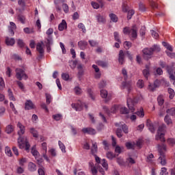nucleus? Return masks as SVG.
<instances>
[{
	"mask_svg": "<svg viewBox=\"0 0 175 175\" xmlns=\"http://www.w3.org/2000/svg\"><path fill=\"white\" fill-rule=\"evenodd\" d=\"M142 53L144 54V57H145V55H152L153 54L152 49L151 48H146L143 49Z\"/></svg>",
	"mask_w": 175,
	"mask_h": 175,
	"instance_id": "obj_18",
	"label": "nucleus"
},
{
	"mask_svg": "<svg viewBox=\"0 0 175 175\" xmlns=\"http://www.w3.org/2000/svg\"><path fill=\"white\" fill-rule=\"evenodd\" d=\"M5 44L7 46H14V43H16V40L13 38L5 37Z\"/></svg>",
	"mask_w": 175,
	"mask_h": 175,
	"instance_id": "obj_16",
	"label": "nucleus"
},
{
	"mask_svg": "<svg viewBox=\"0 0 175 175\" xmlns=\"http://www.w3.org/2000/svg\"><path fill=\"white\" fill-rule=\"evenodd\" d=\"M98 164H96L94 167L91 168V172L93 175H96L98 174Z\"/></svg>",
	"mask_w": 175,
	"mask_h": 175,
	"instance_id": "obj_33",
	"label": "nucleus"
},
{
	"mask_svg": "<svg viewBox=\"0 0 175 175\" xmlns=\"http://www.w3.org/2000/svg\"><path fill=\"white\" fill-rule=\"evenodd\" d=\"M168 93L170 94V98L173 99L174 98V90L172 88H168Z\"/></svg>",
	"mask_w": 175,
	"mask_h": 175,
	"instance_id": "obj_43",
	"label": "nucleus"
},
{
	"mask_svg": "<svg viewBox=\"0 0 175 175\" xmlns=\"http://www.w3.org/2000/svg\"><path fill=\"white\" fill-rule=\"evenodd\" d=\"M120 113L122 114H129V111L128 110V108L123 107L120 108Z\"/></svg>",
	"mask_w": 175,
	"mask_h": 175,
	"instance_id": "obj_42",
	"label": "nucleus"
},
{
	"mask_svg": "<svg viewBox=\"0 0 175 175\" xmlns=\"http://www.w3.org/2000/svg\"><path fill=\"white\" fill-rule=\"evenodd\" d=\"M62 117V115L61 114H56L53 116V118L55 119V121H59Z\"/></svg>",
	"mask_w": 175,
	"mask_h": 175,
	"instance_id": "obj_60",
	"label": "nucleus"
},
{
	"mask_svg": "<svg viewBox=\"0 0 175 175\" xmlns=\"http://www.w3.org/2000/svg\"><path fill=\"white\" fill-rule=\"evenodd\" d=\"M31 154H32V155H33V157H38V155L39 154V152H38V150H36V148H35V146H33L31 148Z\"/></svg>",
	"mask_w": 175,
	"mask_h": 175,
	"instance_id": "obj_48",
	"label": "nucleus"
},
{
	"mask_svg": "<svg viewBox=\"0 0 175 175\" xmlns=\"http://www.w3.org/2000/svg\"><path fill=\"white\" fill-rule=\"evenodd\" d=\"M166 112L167 113V114H170V116H174L175 109L171 108L170 109H167Z\"/></svg>",
	"mask_w": 175,
	"mask_h": 175,
	"instance_id": "obj_56",
	"label": "nucleus"
},
{
	"mask_svg": "<svg viewBox=\"0 0 175 175\" xmlns=\"http://www.w3.org/2000/svg\"><path fill=\"white\" fill-rule=\"evenodd\" d=\"M142 73L145 79H146V80H148V76H150V70H143Z\"/></svg>",
	"mask_w": 175,
	"mask_h": 175,
	"instance_id": "obj_40",
	"label": "nucleus"
},
{
	"mask_svg": "<svg viewBox=\"0 0 175 175\" xmlns=\"http://www.w3.org/2000/svg\"><path fill=\"white\" fill-rule=\"evenodd\" d=\"M91 152L92 155H96V152H98V145H96V143L92 144Z\"/></svg>",
	"mask_w": 175,
	"mask_h": 175,
	"instance_id": "obj_20",
	"label": "nucleus"
},
{
	"mask_svg": "<svg viewBox=\"0 0 175 175\" xmlns=\"http://www.w3.org/2000/svg\"><path fill=\"white\" fill-rule=\"evenodd\" d=\"M36 50L38 51L39 54H44V49H43V46L42 44L38 43L36 46Z\"/></svg>",
	"mask_w": 175,
	"mask_h": 175,
	"instance_id": "obj_22",
	"label": "nucleus"
},
{
	"mask_svg": "<svg viewBox=\"0 0 175 175\" xmlns=\"http://www.w3.org/2000/svg\"><path fill=\"white\" fill-rule=\"evenodd\" d=\"M62 8L65 13H68L69 12V6L68 5V4L64 3Z\"/></svg>",
	"mask_w": 175,
	"mask_h": 175,
	"instance_id": "obj_55",
	"label": "nucleus"
},
{
	"mask_svg": "<svg viewBox=\"0 0 175 175\" xmlns=\"http://www.w3.org/2000/svg\"><path fill=\"white\" fill-rule=\"evenodd\" d=\"M45 96H46V105L51 103V95L50 94L46 93Z\"/></svg>",
	"mask_w": 175,
	"mask_h": 175,
	"instance_id": "obj_37",
	"label": "nucleus"
},
{
	"mask_svg": "<svg viewBox=\"0 0 175 175\" xmlns=\"http://www.w3.org/2000/svg\"><path fill=\"white\" fill-rule=\"evenodd\" d=\"M25 109L26 110H32L35 109V104L31 100H27L25 104Z\"/></svg>",
	"mask_w": 175,
	"mask_h": 175,
	"instance_id": "obj_8",
	"label": "nucleus"
},
{
	"mask_svg": "<svg viewBox=\"0 0 175 175\" xmlns=\"http://www.w3.org/2000/svg\"><path fill=\"white\" fill-rule=\"evenodd\" d=\"M131 28L126 27L123 29V33H124V35H129V33H131Z\"/></svg>",
	"mask_w": 175,
	"mask_h": 175,
	"instance_id": "obj_51",
	"label": "nucleus"
},
{
	"mask_svg": "<svg viewBox=\"0 0 175 175\" xmlns=\"http://www.w3.org/2000/svg\"><path fill=\"white\" fill-rule=\"evenodd\" d=\"M116 162L120 166H125V162H124V160L120 157L116 159Z\"/></svg>",
	"mask_w": 175,
	"mask_h": 175,
	"instance_id": "obj_38",
	"label": "nucleus"
},
{
	"mask_svg": "<svg viewBox=\"0 0 175 175\" xmlns=\"http://www.w3.org/2000/svg\"><path fill=\"white\" fill-rule=\"evenodd\" d=\"M113 36L116 42H118V43H121V40H120V34L118 33V32L115 31L113 33Z\"/></svg>",
	"mask_w": 175,
	"mask_h": 175,
	"instance_id": "obj_35",
	"label": "nucleus"
},
{
	"mask_svg": "<svg viewBox=\"0 0 175 175\" xmlns=\"http://www.w3.org/2000/svg\"><path fill=\"white\" fill-rule=\"evenodd\" d=\"M101 165H102L103 167H104L105 170H107V169H109V165L106 162V159H103L101 161Z\"/></svg>",
	"mask_w": 175,
	"mask_h": 175,
	"instance_id": "obj_34",
	"label": "nucleus"
},
{
	"mask_svg": "<svg viewBox=\"0 0 175 175\" xmlns=\"http://www.w3.org/2000/svg\"><path fill=\"white\" fill-rule=\"evenodd\" d=\"M16 79H18V80H23V79H25V80H27V79H28V75H27V74H25V71H24L23 69L21 68H16Z\"/></svg>",
	"mask_w": 175,
	"mask_h": 175,
	"instance_id": "obj_3",
	"label": "nucleus"
},
{
	"mask_svg": "<svg viewBox=\"0 0 175 175\" xmlns=\"http://www.w3.org/2000/svg\"><path fill=\"white\" fill-rule=\"evenodd\" d=\"M157 101H158L159 106H162V105H163V103L165 102V100H163V98H162V96H159L157 98Z\"/></svg>",
	"mask_w": 175,
	"mask_h": 175,
	"instance_id": "obj_50",
	"label": "nucleus"
},
{
	"mask_svg": "<svg viewBox=\"0 0 175 175\" xmlns=\"http://www.w3.org/2000/svg\"><path fill=\"white\" fill-rule=\"evenodd\" d=\"M105 87H106V82L105 81H101L98 83V88H105Z\"/></svg>",
	"mask_w": 175,
	"mask_h": 175,
	"instance_id": "obj_61",
	"label": "nucleus"
},
{
	"mask_svg": "<svg viewBox=\"0 0 175 175\" xmlns=\"http://www.w3.org/2000/svg\"><path fill=\"white\" fill-rule=\"evenodd\" d=\"M118 61L122 65L125 62V53L124 51L120 50L118 55Z\"/></svg>",
	"mask_w": 175,
	"mask_h": 175,
	"instance_id": "obj_13",
	"label": "nucleus"
},
{
	"mask_svg": "<svg viewBox=\"0 0 175 175\" xmlns=\"http://www.w3.org/2000/svg\"><path fill=\"white\" fill-rule=\"evenodd\" d=\"M122 88L123 89L126 88L129 92H131V91H132V84L131 83V82H126V81L122 82Z\"/></svg>",
	"mask_w": 175,
	"mask_h": 175,
	"instance_id": "obj_15",
	"label": "nucleus"
},
{
	"mask_svg": "<svg viewBox=\"0 0 175 175\" xmlns=\"http://www.w3.org/2000/svg\"><path fill=\"white\" fill-rule=\"evenodd\" d=\"M72 109H75L76 111H81L83 110V107H84V103L81 101H79L77 104H72L71 105Z\"/></svg>",
	"mask_w": 175,
	"mask_h": 175,
	"instance_id": "obj_6",
	"label": "nucleus"
},
{
	"mask_svg": "<svg viewBox=\"0 0 175 175\" xmlns=\"http://www.w3.org/2000/svg\"><path fill=\"white\" fill-rule=\"evenodd\" d=\"M97 64L99 66H102V68H107V63L103 61H98Z\"/></svg>",
	"mask_w": 175,
	"mask_h": 175,
	"instance_id": "obj_41",
	"label": "nucleus"
},
{
	"mask_svg": "<svg viewBox=\"0 0 175 175\" xmlns=\"http://www.w3.org/2000/svg\"><path fill=\"white\" fill-rule=\"evenodd\" d=\"M109 17L113 23H117L118 21V17L115 14H109Z\"/></svg>",
	"mask_w": 175,
	"mask_h": 175,
	"instance_id": "obj_24",
	"label": "nucleus"
},
{
	"mask_svg": "<svg viewBox=\"0 0 175 175\" xmlns=\"http://www.w3.org/2000/svg\"><path fill=\"white\" fill-rule=\"evenodd\" d=\"M139 11L142 12H146V5L144 3L142 2L139 3Z\"/></svg>",
	"mask_w": 175,
	"mask_h": 175,
	"instance_id": "obj_29",
	"label": "nucleus"
},
{
	"mask_svg": "<svg viewBox=\"0 0 175 175\" xmlns=\"http://www.w3.org/2000/svg\"><path fill=\"white\" fill-rule=\"evenodd\" d=\"M8 92L10 100H13L14 102L16 100V98H14V96L13 95V92H12V89H8Z\"/></svg>",
	"mask_w": 175,
	"mask_h": 175,
	"instance_id": "obj_26",
	"label": "nucleus"
},
{
	"mask_svg": "<svg viewBox=\"0 0 175 175\" xmlns=\"http://www.w3.org/2000/svg\"><path fill=\"white\" fill-rule=\"evenodd\" d=\"M164 121L165 122H166L167 125H170V124H172V119H170V118H169V116L167 115L165 116Z\"/></svg>",
	"mask_w": 175,
	"mask_h": 175,
	"instance_id": "obj_49",
	"label": "nucleus"
},
{
	"mask_svg": "<svg viewBox=\"0 0 175 175\" xmlns=\"http://www.w3.org/2000/svg\"><path fill=\"white\" fill-rule=\"evenodd\" d=\"M74 90L76 95H80V94H81V88H80L79 86L75 87Z\"/></svg>",
	"mask_w": 175,
	"mask_h": 175,
	"instance_id": "obj_57",
	"label": "nucleus"
},
{
	"mask_svg": "<svg viewBox=\"0 0 175 175\" xmlns=\"http://www.w3.org/2000/svg\"><path fill=\"white\" fill-rule=\"evenodd\" d=\"M88 45V42H87L86 41H79L78 42V46L81 49V50H85Z\"/></svg>",
	"mask_w": 175,
	"mask_h": 175,
	"instance_id": "obj_19",
	"label": "nucleus"
},
{
	"mask_svg": "<svg viewBox=\"0 0 175 175\" xmlns=\"http://www.w3.org/2000/svg\"><path fill=\"white\" fill-rule=\"evenodd\" d=\"M125 146H126L127 150H135V144H133L131 142H126L125 144Z\"/></svg>",
	"mask_w": 175,
	"mask_h": 175,
	"instance_id": "obj_28",
	"label": "nucleus"
},
{
	"mask_svg": "<svg viewBox=\"0 0 175 175\" xmlns=\"http://www.w3.org/2000/svg\"><path fill=\"white\" fill-rule=\"evenodd\" d=\"M165 126L162 125V126H159L158 128V131H157V137L156 138V140H160L161 142H165V137H163L165 135V134H163V133H160V132H163Z\"/></svg>",
	"mask_w": 175,
	"mask_h": 175,
	"instance_id": "obj_4",
	"label": "nucleus"
},
{
	"mask_svg": "<svg viewBox=\"0 0 175 175\" xmlns=\"http://www.w3.org/2000/svg\"><path fill=\"white\" fill-rule=\"evenodd\" d=\"M59 147L62 151V152H66L65 145L62 143V142L59 141Z\"/></svg>",
	"mask_w": 175,
	"mask_h": 175,
	"instance_id": "obj_36",
	"label": "nucleus"
},
{
	"mask_svg": "<svg viewBox=\"0 0 175 175\" xmlns=\"http://www.w3.org/2000/svg\"><path fill=\"white\" fill-rule=\"evenodd\" d=\"M38 174H39V175H45V174H44V170H43V167H40L38 169Z\"/></svg>",
	"mask_w": 175,
	"mask_h": 175,
	"instance_id": "obj_64",
	"label": "nucleus"
},
{
	"mask_svg": "<svg viewBox=\"0 0 175 175\" xmlns=\"http://www.w3.org/2000/svg\"><path fill=\"white\" fill-rule=\"evenodd\" d=\"M127 106L131 113L135 111V100H132L131 98L127 99Z\"/></svg>",
	"mask_w": 175,
	"mask_h": 175,
	"instance_id": "obj_7",
	"label": "nucleus"
},
{
	"mask_svg": "<svg viewBox=\"0 0 175 175\" xmlns=\"http://www.w3.org/2000/svg\"><path fill=\"white\" fill-rule=\"evenodd\" d=\"M97 169L101 174L105 175V170L99 164H97Z\"/></svg>",
	"mask_w": 175,
	"mask_h": 175,
	"instance_id": "obj_59",
	"label": "nucleus"
},
{
	"mask_svg": "<svg viewBox=\"0 0 175 175\" xmlns=\"http://www.w3.org/2000/svg\"><path fill=\"white\" fill-rule=\"evenodd\" d=\"M96 20L98 23H100L101 24H105L106 23V16H105L102 14H98L96 16Z\"/></svg>",
	"mask_w": 175,
	"mask_h": 175,
	"instance_id": "obj_11",
	"label": "nucleus"
},
{
	"mask_svg": "<svg viewBox=\"0 0 175 175\" xmlns=\"http://www.w3.org/2000/svg\"><path fill=\"white\" fill-rule=\"evenodd\" d=\"M82 132L83 133H88V135H96V130L91 127L83 128Z\"/></svg>",
	"mask_w": 175,
	"mask_h": 175,
	"instance_id": "obj_9",
	"label": "nucleus"
},
{
	"mask_svg": "<svg viewBox=\"0 0 175 175\" xmlns=\"http://www.w3.org/2000/svg\"><path fill=\"white\" fill-rule=\"evenodd\" d=\"M107 92L106 90H100V96L104 98H107Z\"/></svg>",
	"mask_w": 175,
	"mask_h": 175,
	"instance_id": "obj_45",
	"label": "nucleus"
},
{
	"mask_svg": "<svg viewBox=\"0 0 175 175\" xmlns=\"http://www.w3.org/2000/svg\"><path fill=\"white\" fill-rule=\"evenodd\" d=\"M165 151L166 145H165V144L158 145V152L160 155V157H159V161H160V163L163 166H165V165H166V156L165 155Z\"/></svg>",
	"mask_w": 175,
	"mask_h": 175,
	"instance_id": "obj_1",
	"label": "nucleus"
},
{
	"mask_svg": "<svg viewBox=\"0 0 175 175\" xmlns=\"http://www.w3.org/2000/svg\"><path fill=\"white\" fill-rule=\"evenodd\" d=\"M5 88V81H3V79L1 78L0 79V90H2Z\"/></svg>",
	"mask_w": 175,
	"mask_h": 175,
	"instance_id": "obj_62",
	"label": "nucleus"
},
{
	"mask_svg": "<svg viewBox=\"0 0 175 175\" xmlns=\"http://www.w3.org/2000/svg\"><path fill=\"white\" fill-rule=\"evenodd\" d=\"M129 5L128 4H124L122 5V12H124V13H126V12H129Z\"/></svg>",
	"mask_w": 175,
	"mask_h": 175,
	"instance_id": "obj_52",
	"label": "nucleus"
},
{
	"mask_svg": "<svg viewBox=\"0 0 175 175\" xmlns=\"http://www.w3.org/2000/svg\"><path fill=\"white\" fill-rule=\"evenodd\" d=\"M18 146L19 148L23 150V148H25L26 151H28L29 150V147H31V145H29V142H28V139L27 137H23V138L18 139Z\"/></svg>",
	"mask_w": 175,
	"mask_h": 175,
	"instance_id": "obj_2",
	"label": "nucleus"
},
{
	"mask_svg": "<svg viewBox=\"0 0 175 175\" xmlns=\"http://www.w3.org/2000/svg\"><path fill=\"white\" fill-rule=\"evenodd\" d=\"M28 167L30 172H36V165L32 162L29 163Z\"/></svg>",
	"mask_w": 175,
	"mask_h": 175,
	"instance_id": "obj_23",
	"label": "nucleus"
},
{
	"mask_svg": "<svg viewBox=\"0 0 175 175\" xmlns=\"http://www.w3.org/2000/svg\"><path fill=\"white\" fill-rule=\"evenodd\" d=\"M68 28V25L66 24V21L62 20V23L58 26L59 31H63Z\"/></svg>",
	"mask_w": 175,
	"mask_h": 175,
	"instance_id": "obj_17",
	"label": "nucleus"
},
{
	"mask_svg": "<svg viewBox=\"0 0 175 175\" xmlns=\"http://www.w3.org/2000/svg\"><path fill=\"white\" fill-rule=\"evenodd\" d=\"M151 49L152 50V53H154V51L156 53H159V51H161V48L157 44L153 45Z\"/></svg>",
	"mask_w": 175,
	"mask_h": 175,
	"instance_id": "obj_32",
	"label": "nucleus"
},
{
	"mask_svg": "<svg viewBox=\"0 0 175 175\" xmlns=\"http://www.w3.org/2000/svg\"><path fill=\"white\" fill-rule=\"evenodd\" d=\"M77 68L78 70L77 76L79 79H81V77L84 76V69L83 68V64H79L77 66Z\"/></svg>",
	"mask_w": 175,
	"mask_h": 175,
	"instance_id": "obj_10",
	"label": "nucleus"
},
{
	"mask_svg": "<svg viewBox=\"0 0 175 175\" xmlns=\"http://www.w3.org/2000/svg\"><path fill=\"white\" fill-rule=\"evenodd\" d=\"M130 33H131V37L133 38V39H136L137 38V27L135 25H133L130 30Z\"/></svg>",
	"mask_w": 175,
	"mask_h": 175,
	"instance_id": "obj_14",
	"label": "nucleus"
},
{
	"mask_svg": "<svg viewBox=\"0 0 175 175\" xmlns=\"http://www.w3.org/2000/svg\"><path fill=\"white\" fill-rule=\"evenodd\" d=\"M62 78L63 79V80H65V81H68V80H69V74L62 73Z\"/></svg>",
	"mask_w": 175,
	"mask_h": 175,
	"instance_id": "obj_54",
	"label": "nucleus"
},
{
	"mask_svg": "<svg viewBox=\"0 0 175 175\" xmlns=\"http://www.w3.org/2000/svg\"><path fill=\"white\" fill-rule=\"evenodd\" d=\"M137 85L139 88H143L144 87V81L142 79L138 80Z\"/></svg>",
	"mask_w": 175,
	"mask_h": 175,
	"instance_id": "obj_44",
	"label": "nucleus"
},
{
	"mask_svg": "<svg viewBox=\"0 0 175 175\" xmlns=\"http://www.w3.org/2000/svg\"><path fill=\"white\" fill-rule=\"evenodd\" d=\"M5 154L8 157H13V153H12V150L9 146H6L5 148Z\"/></svg>",
	"mask_w": 175,
	"mask_h": 175,
	"instance_id": "obj_27",
	"label": "nucleus"
},
{
	"mask_svg": "<svg viewBox=\"0 0 175 175\" xmlns=\"http://www.w3.org/2000/svg\"><path fill=\"white\" fill-rule=\"evenodd\" d=\"M30 133H31L33 137H39V134L38 133V131H36L35 129L33 128L30 129Z\"/></svg>",
	"mask_w": 175,
	"mask_h": 175,
	"instance_id": "obj_30",
	"label": "nucleus"
},
{
	"mask_svg": "<svg viewBox=\"0 0 175 175\" xmlns=\"http://www.w3.org/2000/svg\"><path fill=\"white\" fill-rule=\"evenodd\" d=\"M133 14H135V11L133 10H129V12L127 13V20H131V18H132V16H133Z\"/></svg>",
	"mask_w": 175,
	"mask_h": 175,
	"instance_id": "obj_39",
	"label": "nucleus"
},
{
	"mask_svg": "<svg viewBox=\"0 0 175 175\" xmlns=\"http://www.w3.org/2000/svg\"><path fill=\"white\" fill-rule=\"evenodd\" d=\"M116 135L118 137H122V130L121 129H117Z\"/></svg>",
	"mask_w": 175,
	"mask_h": 175,
	"instance_id": "obj_58",
	"label": "nucleus"
},
{
	"mask_svg": "<svg viewBox=\"0 0 175 175\" xmlns=\"http://www.w3.org/2000/svg\"><path fill=\"white\" fill-rule=\"evenodd\" d=\"M106 155L108 159H113V158H116V154H113L111 152H108Z\"/></svg>",
	"mask_w": 175,
	"mask_h": 175,
	"instance_id": "obj_47",
	"label": "nucleus"
},
{
	"mask_svg": "<svg viewBox=\"0 0 175 175\" xmlns=\"http://www.w3.org/2000/svg\"><path fill=\"white\" fill-rule=\"evenodd\" d=\"M88 94L89 96L91 98V99H92V100H95V97H94V92H92V90L90 88L88 89Z\"/></svg>",
	"mask_w": 175,
	"mask_h": 175,
	"instance_id": "obj_46",
	"label": "nucleus"
},
{
	"mask_svg": "<svg viewBox=\"0 0 175 175\" xmlns=\"http://www.w3.org/2000/svg\"><path fill=\"white\" fill-rule=\"evenodd\" d=\"M146 126L152 133H155V127L150 119L146 120Z\"/></svg>",
	"mask_w": 175,
	"mask_h": 175,
	"instance_id": "obj_12",
	"label": "nucleus"
},
{
	"mask_svg": "<svg viewBox=\"0 0 175 175\" xmlns=\"http://www.w3.org/2000/svg\"><path fill=\"white\" fill-rule=\"evenodd\" d=\"M44 43L46 46H51V44H53V36H48V38H46Z\"/></svg>",
	"mask_w": 175,
	"mask_h": 175,
	"instance_id": "obj_21",
	"label": "nucleus"
},
{
	"mask_svg": "<svg viewBox=\"0 0 175 175\" xmlns=\"http://www.w3.org/2000/svg\"><path fill=\"white\" fill-rule=\"evenodd\" d=\"M122 129L124 133H128L129 130H128V126H126V124H124L122 125Z\"/></svg>",
	"mask_w": 175,
	"mask_h": 175,
	"instance_id": "obj_63",
	"label": "nucleus"
},
{
	"mask_svg": "<svg viewBox=\"0 0 175 175\" xmlns=\"http://www.w3.org/2000/svg\"><path fill=\"white\" fill-rule=\"evenodd\" d=\"M18 128H19V131H18V138L20 140L23 139V137H25V136H23L24 133H25V126L21 124V122H18L17 124Z\"/></svg>",
	"mask_w": 175,
	"mask_h": 175,
	"instance_id": "obj_5",
	"label": "nucleus"
},
{
	"mask_svg": "<svg viewBox=\"0 0 175 175\" xmlns=\"http://www.w3.org/2000/svg\"><path fill=\"white\" fill-rule=\"evenodd\" d=\"M13 131H14V127H13L12 125L7 126V127L5 129L6 133H8V135H9V134L12 133V132H13Z\"/></svg>",
	"mask_w": 175,
	"mask_h": 175,
	"instance_id": "obj_25",
	"label": "nucleus"
},
{
	"mask_svg": "<svg viewBox=\"0 0 175 175\" xmlns=\"http://www.w3.org/2000/svg\"><path fill=\"white\" fill-rule=\"evenodd\" d=\"M17 18L22 24H25V16H23L22 14H18Z\"/></svg>",
	"mask_w": 175,
	"mask_h": 175,
	"instance_id": "obj_31",
	"label": "nucleus"
},
{
	"mask_svg": "<svg viewBox=\"0 0 175 175\" xmlns=\"http://www.w3.org/2000/svg\"><path fill=\"white\" fill-rule=\"evenodd\" d=\"M139 33H140L141 36H144V35H146V26H143L140 29Z\"/></svg>",
	"mask_w": 175,
	"mask_h": 175,
	"instance_id": "obj_53",
	"label": "nucleus"
}]
</instances>
